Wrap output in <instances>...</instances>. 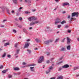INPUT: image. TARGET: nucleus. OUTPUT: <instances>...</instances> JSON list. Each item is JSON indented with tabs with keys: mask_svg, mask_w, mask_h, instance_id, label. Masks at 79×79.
Listing matches in <instances>:
<instances>
[{
	"mask_svg": "<svg viewBox=\"0 0 79 79\" xmlns=\"http://www.w3.org/2000/svg\"><path fill=\"white\" fill-rule=\"evenodd\" d=\"M28 19L29 21H32V20H36L37 18L34 16H32L29 18Z\"/></svg>",
	"mask_w": 79,
	"mask_h": 79,
	"instance_id": "obj_1",
	"label": "nucleus"
},
{
	"mask_svg": "<svg viewBox=\"0 0 79 79\" xmlns=\"http://www.w3.org/2000/svg\"><path fill=\"white\" fill-rule=\"evenodd\" d=\"M78 15H79V12H73V13L72 15V18L76 16V17H78Z\"/></svg>",
	"mask_w": 79,
	"mask_h": 79,
	"instance_id": "obj_2",
	"label": "nucleus"
},
{
	"mask_svg": "<svg viewBox=\"0 0 79 79\" xmlns=\"http://www.w3.org/2000/svg\"><path fill=\"white\" fill-rule=\"evenodd\" d=\"M53 40V39L48 40L44 42V44H46L47 45H48L50 43H51V42H52Z\"/></svg>",
	"mask_w": 79,
	"mask_h": 79,
	"instance_id": "obj_3",
	"label": "nucleus"
},
{
	"mask_svg": "<svg viewBox=\"0 0 79 79\" xmlns=\"http://www.w3.org/2000/svg\"><path fill=\"white\" fill-rule=\"evenodd\" d=\"M44 56H42L40 57V59L38 60V63H42V61H44Z\"/></svg>",
	"mask_w": 79,
	"mask_h": 79,
	"instance_id": "obj_4",
	"label": "nucleus"
},
{
	"mask_svg": "<svg viewBox=\"0 0 79 79\" xmlns=\"http://www.w3.org/2000/svg\"><path fill=\"white\" fill-rule=\"evenodd\" d=\"M60 21L61 19H60L59 18H57L55 21V24H58V23H60Z\"/></svg>",
	"mask_w": 79,
	"mask_h": 79,
	"instance_id": "obj_5",
	"label": "nucleus"
},
{
	"mask_svg": "<svg viewBox=\"0 0 79 79\" xmlns=\"http://www.w3.org/2000/svg\"><path fill=\"white\" fill-rule=\"evenodd\" d=\"M67 44H68V45H69L70 44H71V40L69 38V37H67Z\"/></svg>",
	"mask_w": 79,
	"mask_h": 79,
	"instance_id": "obj_6",
	"label": "nucleus"
},
{
	"mask_svg": "<svg viewBox=\"0 0 79 79\" xmlns=\"http://www.w3.org/2000/svg\"><path fill=\"white\" fill-rule=\"evenodd\" d=\"M50 29V27H47L46 28L45 31L46 32H52L53 31V30L52 29H50L49 30H48V29Z\"/></svg>",
	"mask_w": 79,
	"mask_h": 79,
	"instance_id": "obj_7",
	"label": "nucleus"
},
{
	"mask_svg": "<svg viewBox=\"0 0 79 79\" xmlns=\"http://www.w3.org/2000/svg\"><path fill=\"white\" fill-rule=\"evenodd\" d=\"M52 69H53V67L52 66L49 67L48 71L46 72V74H48V73H50V72H51V70H52Z\"/></svg>",
	"mask_w": 79,
	"mask_h": 79,
	"instance_id": "obj_8",
	"label": "nucleus"
},
{
	"mask_svg": "<svg viewBox=\"0 0 79 79\" xmlns=\"http://www.w3.org/2000/svg\"><path fill=\"white\" fill-rule=\"evenodd\" d=\"M69 66L67 64L64 65V66H62V68H69Z\"/></svg>",
	"mask_w": 79,
	"mask_h": 79,
	"instance_id": "obj_9",
	"label": "nucleus"
},
{
	"mask_svg": "<svg viewBox=\"0 0 79 79\" xmlns=\"http://www.w3.org/2000/svg\"><path fill=\"white\" fill-rule=\"evenodd\" d=\"M34 67H30V69L31 71H32V72H34V71H35V69H34Z\"/></svg>",
	"mask_w": 79,
	"mask_h": 79,
	"instance_id": "obj_10",
	"label": "nucleus"
},
{
	"mask_svg": "<svg viewBox=\"0 0 79 79\" xmlns=\"http://www.w3.org/2000/svg\"><path fill=\"white\" fill-rule=\"evenodd\" d=\"M29 46V43H27V44H25L24 48H28Z\"/></svg>",
	"mask_w": 79,
	"mask_h": 79,
	"instance_id": "obj_11",
	"label": "nucleus"
},
{
	"mask_svg": "<svg viewBox=\"0 0 79 79\" xmlns=\"http://www.w3.org/2000/svg\"><path fill=\"white\" fill-rule=\"evenodd\" d=\"M67 48L68 50H70L71 49V45H69L67 46Z\"/></svg>",
	"mask_w": 79,
	"mask_h": 79,
	"instance_id": "obj_12",
	"label": "nucleus"
},
{
	"mask_svg": "<svg viewBox=\"0 0 79 79\" xmlns=\"http://www.w3.org/2000/svg\"><path fill=\"white\" fill-rule=\"evenodd\" d=\"M65 5H68V6H69V4L68 2L64 3L63 6H65Z\"/></svg>",
	"mask_w": 79,
	"mask_h": 79,
	"instance_id": "obj_13",
	"label": "nucleus"
},
{
	"mask_svg": "<svg viewBox=\"0 0 79 79\" xmlns=\"http://www.w3.org/2000/svg\"><path fill=\"white\" fill-rule=\"evenodd\" d=\"M12 1L13 2V3H15V4H17L18 1H17V0H12Z\"/></svg>",
	"mask_w": 79,
	"mask_h": 79,
	"instance_id": "obj_14",
	"label": "nucleus"
},
{
	"mask_svg": "<svg viewBox=\"0 0 79 79\" xmlns=\"http://www.w3.org/2000/svg\"><path fill=\"white\" fill-rule=\"evenodd\" d=\"M14 71H19V67H16L14 68Z\"/></svg>",
	"mask_w": 79,
	"mask_h": 79,
	"instance_id": "obj_15",
	"label": "nucleus"
},
{
	"mask_svg": "<svg viewBox=\"0 0 79 79\" xmlns=\"http://www.w3.org/2000/svg\"><path fill=\"white\" fill-rule=\"evenodd\" d=\"M20 51V49H17L16 50V53L15 54V55H18V53H19V52Z\"/></svg>",
	"mask_w": 79,
	"mask_h": 79,
	"instance_id": "obj_16",
	"label": "nucleus"
},
{
	"mask_svg": "<svg viewBox=\"0 0 79 79\" xmlns=\"http://www.w3.org/2000/svg\"><path fill=\"white\" fill-rule=\"evenodd\" d=\"M63 79V76H60L57 77V79Z\"/></svg>",
	"mask_w": 79,
	"mask_h": 79,
	"instance_id": "obj_17",
	"label": "nucleus"
},
{
	"mask_svg": "<svg viewBox=\"0 0 79 79\" xmlns=\"http://www.w3.org/2000/svg\"><path fill=\"white\" fill-rule=\"evenodd\" d=\"M66 21L65 20H63L62 22H61V24H64V23H66Z\"/></svg>",
	"mask_w": 79,
	"mask_h": 79,
	"instance_id": "obj_18",
	"label": "nucleus"
},
{
	"mask_svg": "<svg viewBox=\"0 0 79 79\" xmlns=\"http://www.w3.org/2000/svg\"><path fill=\"white\" fill-rule=\"evenodd\" d=\"M19 45V43H16L15 45V47H17Z\"/></svg>",
	"mask_w": 79,
	"mask_h": 79,
	"instance_id": "obj_19",
	"label": "nucleus"
},
{
	"mask_svg": "<svg viewBox=\"0 0 79 79\" xmlns=\"http://www.w3.org/2000/svg\"><path fill=\"white\" fill-rule=\"evenodd\" d=\"M7 71H8V69H6V70H3L2 71V73H6Z\"/></svg>",
	"mask_w": 79,
	"mask_h": 79,
	"instance_id": "obj_20",
	"label": "nucleus"
},
{
	"mask_svg": "<svg viewBox=\"0 0 79 79\" xmlns=\"http://www.w3.org/2000/svg\"><path fill=\"white\" fill-rule=\"evenodd\" d=\"M61 51H66V49L64 48H61Z\"/></svg>",
	"mask_w": 79,
	"mask_h": 79,
	"instance_id": "obj_21",
	"label": "nucleus"
},
{
	"mask_svg": "<svg viewBox=\"0 0 79 79\" xmlns=\"http://www.w3.org/2000/svg\"><path fill=\"white\" fill-rule=\"evenodd\" d=\"M27 51L28 52L29 54H31V50L27 49Z\"/></svg>",
	"mask_w": 79,
	"mask_h": 79,
	"instance_id": "obj_22",
	"label": "nucleus"
},
{
	"mask_svg": "<svg viewBox=\"0 0 79 79\" xmlns=\"http://www.w3.org/2000/svg\"><path fill=\"white\" fill-rule=\"evenodd\" d=\"M10 44L9 43H6L4 44V46H7V45H9Z\"/></svg>",
	"mask_w": 79,
	"mask_h": 79,
	"instance_id": "obj_23",
	"label": "nucleus"
},
{
	"mask_svg": "<svg viewBox=\"0 0 79 79\" xmlns=\"http://www.w3.org/2000/svg\"><path fill=\"white\" fill-rule=\"evenodd\" d=\"M5 56H6V53H4V54L2 56V58H4Z\"/></svg>",
	"mask_w": 79,
	"mask_h": 79,
	"instance_id": "obj_24",
	"label": "nucleus"
},
{
	"mask_svg": "<svg viewBox=\"0 0 79 79\" xmlns=\"http://www.w3.org/2000/svg\"><path fill=\"white\" fill-rule=\"evenodd\" d=\"M35 66V64H29V66Z\"/></svg>",
	"mask_w": 79,
	"mask_h": 79,
	"instance_id": "obj_25",
	"label": "nucleus"
},
{
	"mask_svg": "<svg viewBox=\"0 0 79 79\" xmlns=\"http://www.w3.org/2000/svg\"><path fill=\"white\" fill-rule=\"evenodd\" d=\"M34 22H32L30 24V26H32V25H34Z\"/></svg>",
	"mask_w": 79,
	"mask_h": 79,
	"instance_id": "obj_26",
	"label": "nucleus"
},
{
	"mask_svg": "<svg viewBox=\"0 0 79 79\" xmlns=\"http://www.w3.org/2000/svg\"><path fill=\"white\" fill-rule=\"evenodd\" d=\"M6 11L7 12L8 14L10 15V10H9V9H6Z\"/></svg>",
	"mask_w": 79,
	"mask_h": 79,
	"instance_id": "obj_27",
	"label": "nucleus"
},
{
	"mask_svg": "<svg viewBox=\"0 0 79 79\" xmlns=\"http://www.w3.org/2000/svg\"><path fill=\"white\" fill-rule=\"evenodd\" d=\"M78 68H79V67H74V71H75V70H76V69H78Z\"/></svg>",
	"mask_w": 79,
	"mask_h": 79,
	"instance_id": "obj_28",
	"label": "nucleus"
},
{
	"mask_svg": "<svg viewBox=\"0 0 79 79\" xmlns=\"http://www.w3.org/2000/svg\"><path fill=\"white\" fill-rule=\"evenodd\" d=\"M67 32L68 33H71V30H67Z\"/></svg>",
	"mask_w": 79,
	"mask_h": 79,
	"instance_id": "obj_29",
	"label": "nucleus"
},
{
	"mask_svg": "<svg viewBox=\"0 0 79 79\" xmlns=\"http://www.w3.org/2000/svg\"><path fill=\"white\" fill-rule=\"evenodd\" d=\"M0 66H1L0 67V69H3V65H1Z\"/></svg>",
	"mask_w": 79,
	"mask_h": 79,
	"instance_id": "obj_30",
	"label": "nucleus"
},
{
	"mask_svg": "<svg viewBox=\"0 0 79 79\" xmlns=\"http://www.w3.org/2000/svg\"><path fill=\"white\" fill-rule=\"evenodd\" d=\"M35 41H36V42H39V40L37 39H35Z\"/></svg>",
	"mask_w": 79,
	"mask_h": 79,
	"instance_id": "obj_31",
	"label": "nucleus"
},
{
	"mask_svg": "<svg viewBox=\"0 0 79 79\" xmlns=\"http://www.w3.org/2000/svg\"><path fill=\"white\" fill-rule=\"evenodd\" d=\"M65 39H66V38H64L61 41L62 42H64V40H65Z\"/></svg>",
	"mask_w": 79,
	"mask_h": 79,
	"instance_id": "obj_32",
	"label": "nucleus"
},
{
	"mask_svg": "<svg viewBox=\"0 0 79 79\" xmlns=\"http://www.w3.org/2000/svg\"><path fill=\"white\" fill-rule=\"evenodd\" d=\"M9 78H11L12 77V75H8Z\"/></svg>",
	"mask_w": 79,
	"mask_h": 79,
	"instance_id": "obj_33",
	"label": "nucleus"
},
{
	"mask_svg": "<svg viewBox=\"0 0 79 79\" xmlns=\"http://www.w3.org/2000/svg\"><path fill=\"white\" fill-rule=\"evenodd\" d=\"M7 57L8 58H10L11 57V55H7Z\"/></svg>",
	"mask_w": 79,
	"mask_h": 79,
	"instance_id": "obj_34",
	"label": "nucleus"
},
{
	"mask_svg": "<svg viewBox=\"0 0 79 79\" xmlns=\"http://www.w3.org/2000/svg\"><path fill=\"white\" fill-rule=\"evenodd\" d=\"M63 56L61 57V58L59 59V61H60V60H62V59H63Z\"/></svg>",
	"mask_w": 79,
	"mask_h": 79,
	"instance_id": "obj_35",
	"label": "nucleus"
},
{
	"mask_svg": "<svg viewBox=\"0 0 79 79\" xmlns=\"http://www.w3.org/2000/svg\"><path fill=\"white\" fill-rule=\"evenodd\" d=\"M25 13L26 14H28V13H30V12H28V11H25Z\"/></svg>",
	"mask_w": 79,
	"mask_h": 79,
	"instance_id": "obj_36",
	"label": "nucleus"
},
{
	"mask_svg": "<svg viewBox=\"0 0 79 79\" xmlns=\"http://www.w3.org/2000/svg\"><path fill=\"white\" fill-rule=\"evenodd\" d=\"M61 25H58L57 26V27H58V28H60V27H61Z\"/></svg>",
	"mask_w": 79,
	"mask_h": 79,
	"instance_id": "obj_37",
	"label": "nucleus"
},
{
	"mask_svg": "<svg viewBox=\"0 0 79 79\" xmlns=\"http://www.w3.org/2000/svg\"><path fill=\"white\" fill-rule=\"evenodd\" d=\"M26 64V63H25V62H23V65L24 66V65H25Z\"/></svg>",
	"mask_w": 79,
	"mask_h": 79,
	"instance_id": "obj_38",
	"label": "nucleus"
},
{
	"mask_svg": "<svg viewBox=\"0 0 79 79\" xmlns=\"http://www.w3.org/2000/svg\"><path fill=\"white\" fill-rule=\"evenodd\" d=\"M59 40V39H56L55 42H58V40Z\"/></svg>",
	"mask_w": 79,
	"mask_h": 79,
	"instance_id": "obj_39",
	"label": "nucleus"
},
{
	"mask_svg": "<svg viewBox=\"0 0 79 79\" xmlns=\"http://www.w3.org/2000/svg\"><path fill=\"white\" fill-rule=\"evenodd\" d=\"M22 9H23V7H21L19 8V11H20V10H22Z\"/></svg>",
	"mask_w": 79,
	"mask_h": 79,
	"instance_id": "obj_40",
	"label": "nucleus"
},
{
	"mask_svg": "<svg viewBox=\"0 0 79 79\" xmlns=\"http://www.w3.org/2000/svg\"><path fill=\"white\" fill-rule=\"evenodd\" d=\"M39 23V22L38 21H36L35 22H34V24H37V23Z\"/></svg>",
	"mask_w": 79,
	"mask_h": 79,
	"instance_id": "obj_41",
	"label": "nucleus"
},
{
	"mask_svg": "<svg viewBox=\"0 0 79 79\" xmlns=\"http://www.w3.org/2000/svg\"><path fill=\"white\" fill-rule=\"evenodd\" d=\"M63 63V61H61L59 62L58 64H61V63Z\"/></svg>",
	"mask_w": 79,
	"mask_h": 79,
	"instance_id": "obj_42",
	"label": "nucleus"
},
{
	"mask_svg": "<svg viewBox=\"0 0 79 79\" xmlns=\"http://www.w3.org/2000/svg\"><path fill=\"white\" fill-rule=\"evenodd\" d=\"M62 69V68L61 67H60L59 69V71H61Z\"/></svg>",
	"mask_w": 79,
	"mask_h": 79,
	"instance_id": "obj_43",
	"label": "nucleus"
},
{
	"mask_svg": "<svg viewBox=\"0 0 79 79\" xmlns=\"http://www.w3.org/2000/svg\"><path fill=\"white\" fill-rule=\"evenodd\" d=\"M13 32H14L15 33H16V31L15 30H13Z\"/></svg>",
	"mask_w": 79,
	"mask_h": 79,
	"instance_id": "obj_44",
	"label": "nucleus"
},
{
	"mask_svg": "<svg viewBox=\"0 0 79 79\" xmlns=\"http://www.w3.org/2000/svg\"><path fill=\"white\" fill-rule=\"evenodd\" d=\"M18 27H19V28H21L22 27V26L21 25H19L18 26Z\"/></svg>",
	"mask_w": 79,
	"mask_h": 79,
	"instance_id": "obj_45",
	"label": "nucleus"
},
{
	"mask_svg": "<svg viewBox=\"0 0 79 79\" xmlns=\"http://www.w3.org/2000/svg\"><path fill=\"white\" fill-rule=\"evenodd\" d=\"M21 74V72H19L17 73V75H19V74Z\"/></svg>",
	"mask_w": 79,
	"mask_h": 79,
	"instance_id": "obj_46",
	"label": "nucleus"
},
{
	"mask_svg": "<svg viewBox=\"0 0 79 79\" xmlns=\"http://www.w3.org/2000/svg\"><path fill=\"white\" fill-rule=\"evenodd\" d=\"M69 27V26H68V25H66L65 26V28H68Z\"/></svg>",
	"mask_w": 79,
	"mask_h": 79,
	"instance_id": "obj_47",
	"label": "nucleus"
},
{
	"mask_svg": "<svg viewBox=\"0 0 79 79\" xmlns=\"http://www.w3.org/2000/svg\"><path fill=\"white\" fill-rule=\"evenodd\" d=\"M31 4L29 3H28V6H31Z\"/></svg>",
	"mask_w": 79,
	"mask_h": 79,
	"instance_id": "obj_48",
	"label": "nucleus"
},
{
	"mask_svg": "<svg viewBox=\"0 0 79 79\" xmlns=\"http://www.w3.org/2000/svg\"><path fill=\"white\" fill-rule=\"evenodd\" d=\"M19 20H20V21H21L22 20V19H23L21 17H20L19 18Z\"/></svg>",
	"mask_w": 79,
	"mask_h": 79,
	"instance_id": "obj_49",
	"label": "nucleus"
},
{
	"mask_svg": "<svg viewBox=\"0 0 79 79\" xmlns=\"http://www.w3.org/2000/svg\"><path fill=\"white\" fill-rule=\"evenodd\" d=\"M1 27H4V25H1L0 26Z\"/></svg>",
	"mask_w": 79,
	"mask_h": 79,
	"instance_id": "obj_50",
	"label": "nucleus"
},
{
	"mask_svg": "<svg viewBox=\"0 0 79 79\" xmlns=\"http://www.w3.org/2000/svg\"><path fill=\"white\" fill-rule=\"evenodd\" d=\"M35 50H38V48H34Z\"/></svg>",
	"mask_w": 79,
	"mask_h": 79,
	"instance_id": "obj_51",
	"label": "nucleus"
},
{
	"mask_svg": "<svg viewBox=\"0 0 79 79\" xmlns=\"http://www.w3.org/2000/svg\"><path fill=\"white\" fill-rule=\"evenodd\" d=\"M47 63H50V61L49 60H48L46 61Z\"/></svg>",
	"mask_w": 79,
	"mask_h": 79,
	"instance_id": "obj_52",
	"label": "nucleus"
},
{
	"mask_svg": "<svg viewBox=\"0 0 79 79\" xmlns=\"http://www.w3.org/2000/svg\"><path fill=\"white\" fill-rule=\"evenodd\" d=\"M28 3H31V0H28Z\"/></svg>",
	"mask_w": 79,
	"mask_h": 79,
	"instance_id": "obj_53",
	"label": "nucleus"
},
{
	"mask_svg": "<svg viewBox=\"0 0 79 79\" xmlns=\"http://www.w3.org/2000/svg\"><path fill=\"white\" fill-rule=\"evenodd\" d=\"M12 13H15V11L14 10H12L11 11Z\"/></svg>",
	"mask_w": 79,
	"mask_h": 79,
	"instance_id": "obj_54",
	"label": "nucleus"
},
{
	"mask_svg": "<svg viewBox=\"0 0 79 79\" xmlns=\"http://www.w3.org/2000/svg\"><path fill=\"white\" fill-rule=\"evenodd\" d=\"M31 40H30V39H28L27 40V42H29V41H30Z\"/></svg>",
	"mask_w": 79,
	"mask_h": 79,
	"instance_id": "obj_55",
	"label": "nucleus"
},
{
	"mask_svg": "<svg viewBox=\"0 0 79 79\" xmlns=\"http://www.w3.org/2000/svg\"><path fill=\"white\" fill-rule=\"evenodd\" d=\"M32 11H35V9H33L32 10Z\"/></svg>",
	"mask_w": 79,
	"mask_h": 79,
	"instance_id": "obj_56",
	"label": "nucleus"
},
{
	"mask_svg": "<svg viewBox=\"0 0 79 79\" xmlns=\"http://www.w3.org/2000/svg\"><path fill=\"white\" fill-rule=\"evenodd\" d=\"M2 50H3V49H2V48H0V52H2Z\"/></svg>",
	"mask_w": 79,
	"mask_h": 79,
	"instance_id": "obj_57",
	"label": "nucleus"
},
{
	"mask_svg": "<svg viewBox=\"0 0 79 79\" xmlns=\"http://www.w3.org/2000/svg\"><path fill=\"white\" fill-rule=\"evenodd\" d=\"M32 29V27H31L29 28V29Z\"/></svg>",
	"mask_w": 79,
	"mask_h": 79,
	"instance_id": "obj_58",
	"label": "nucleus"
},
{
	"mask_svg": "<svg viewBox=\"0 0 79 79\" xmlns=\"http://www.w3.org/2000/svg\"><path fill=\"white\" fill-rule=\"evenodd\" d=\"M19 25L18 24H16V26H17V27H18V26H19Z\"/></svg>",
	"mask_w": 79,
	"mask_h": 79,
	"instance_id": "obj_59",
	"label": "nucleus"
},
{
	"mask_svg": "<svg viewBox=\"0 0 79 79\" xmlns=\"http://www.w3.org/2000/svg\"><path fill=\"white\" fill-rule=\"evenodd\" d=\"M49 55H50V53L47 54V56H48Z\"/></svg>",
	"mask_w": 79,
	"mask_h": 79,
	"instance_id": "obj_60",
	"label": "nucleus"
},
{
	"mask_svg": "<svg viewBox=\"0 0 79 79\" xmlns=\"http://www.w3.org/2000/svg\"><path fill=\"white\" fill-rule=\"evenodd\" d=\"M23 31H24V32H26V29H24L23 30Z\"/></svg>",
	"mask_w": 79,
	"mask_h": 79,
	"instance_id": "obj_61",
	"label": "nucleus"
},
{
	"mask_svg": "<svg viewBox=\"0 0 79 79\" xmlns=\"http://www.w3.org/2000/svg\"><path fill=\"white\" fill-rule=\"evenodd\" d=\"M5 21H6V20H3V22H5Z\"/></svg>",
	"mask_w": 79,
	"mask_h": 79,
	"instance_id": "obj_62",
	"label": "nucleus"
},
{
	"mask_svg": "<svg viewBox=\"0 0 79 79\" xmlns=\"http://www.w3.org/2000/svg\"><path fill=\"white\" fill-rule=\"evenodd\" d=\"M25 2H27V0H25Z\"/></svg>",
	"mask_w": 79,
	"mask_h": 79,
	"instance_id": "obj_63",
	"label": "nucleus"
},
{
	"mask_svg": "<svg viewBox=\"0 0 79 79\" xmlns=\"http://www.w3.org/2000/svg\"><path fill=\"white\" fill-rule=\"evenodd\" d=\"M77 40L78 41H79V38H77Z\"/></svg>",
	"mask_w": 79,
	"mask_h": 79,
	"instance_id": "obj_64",
	"label": "nucleus"
}]
</instances>
